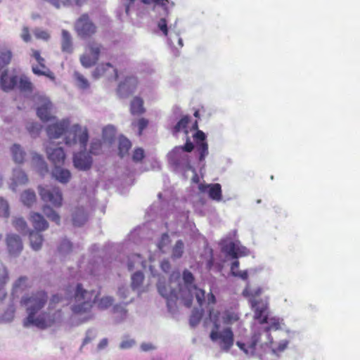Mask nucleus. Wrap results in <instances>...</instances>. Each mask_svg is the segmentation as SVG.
Listing matches in <instances>:
<instances>
[{"label": "nucleus", "mask_w": 360, "mask_h": 360, "mask_svg": "<svg viewBox=\"0 0 360 360\" xmlns=\"http://www.w3.org/2000/svg\"><path fill=\"white\" fill-rule=\"evenodd\" d=\"M47 300L48 295L44 291H39L22 297L21 304L25 307L27 314V317L23 320L24 327L35 326L44 330L62 321L63 317L62 311L53 307L55 304L60 302V297L58 295H53L47 309L42 311Z\"/></svg>", "instance_id": "1"}, {"label": "nucleus", "mask_w": 360, "mask_h": 360, "mask_svg": "<svg viewBox=\"0 0 360 360\" xmlns=\"http://www.w3.org/2000/svg\"><path fill=\"white\" fill-rule=\"evenodd\" d=\"M70 124V120L66 118L48 125L46 131L49 141L60 138L67 131L65 138L66 145L72 146L79 142L81 148L85 149L89 140L87 128L75 124L68 129Z\"/></svg>", "instance_id": "2"}, {"label": "nucleus", "mask_w": 360, "mask_h": 360, "mask_svg": "<svg viewBox=\"0 0 360 360\" xmlns=\"http://www.w3.org/2000/svg\"><path fill=\"white\" fill-rule=\"evenodd\" d=\"M96 297L94 290H86L83 288L82 284H77L74 294L75 303L71 306L72 325L79 326L94 319L91 309Z\"/></svg>", "instance_id": "3"}, {"label": "nucleus", "mask_w": 360, "mask_h": 360, "mask_svg": "<svg viewBox=\"0 0 360 360\" xmlns=\"http://www.w3.org/2000/svg\"><path fill=\"white\" fill-rule=\"evenodd\" d=\"M180 272L173 271L167 281L164 277H160L157 283L159 294L167 301L169 309H171L178 299H181L179 294Z\"/></svg>", "instance_id": "4"}, {"label": "nucleus", "mask_w": 360, "mask_h": 360, "mask_svg": "<svg viewBox=\"0 0 360 360\" xmlns=\"http://www.w3.org/2000/svg\"><path fill=\"white\" fill-rule=\"evenodd\" d=\"M194 280L193 274L188 270L183 272L181 284V278H180L179 294L181 300L184 305L190 307L192 304L193 296L195 297L196 300L200 306H202L205 302V291L202 289L198 288L193 283Z\"/></svg>", "instance_id": "5"}, {"label": "nucleus", "mask_w": 360, "mask_h": 360, "mask_svg": "<svg viewBox=\"0 0 360 360\" xmlns=\"http://www.w3.org/2000/svg\"><path fill=\"white\" fill-rule=\"evenodd\" d=\"M194 148L193 143L187 137L186 143L183 146H176L167 154L169 163L179 172H186L193 169L188 153Z\"/></svg>", "instance_id": "6"}, {"label": "nucleus", "mask_w": 360, "mask_h": 360, "mask_svg": "<svg viewBox=\"0 0 360 360\" xmlns=\"http://www.w3.org/2000/svg\"><path fill=\"white\" fill-rule=\"evenodd\" d=\"M210 338L211 340L217 343L220 349L224 352H229L234 342V335L229 327L221 328L219 320H214V328L212 330Z\"/></svg>", "instance_id": "7"}, {"label": "nucleus", "mask_w": 360, "mask_h": 360, "mask_svg": "<svg viewBox=\"0 0 360 360\" xmlns=\"http://www.w3.org/2000/svg\"><path fill=\"white\" fill-rule=\"evenodd\" d=\"M41 199L53 206L60 207L62 205L63 195L60 189L56 186L46 185L38 187Z\"/></svg>", "instance_id": "8"}, {"label": "nucleus", "mask_w": 360, "mask_h": 360, "mask_svg": "<svg viewBox=\"0 0 360 360\" xmlns=\"http://www.w3.org/2000/svg\"><path fill=\"white\" fill-rule=\"evenodd\" d=\"M34 101L37 106V115L43 122H48L55 118L52 115L53 105L45 96L37 94L34 96Z\"/></svg>", "instance_id": "9"}, {"label": "nucleus", "mask_w": 360, "mask_h": 360, "mask_svg": "<svg viewBox=\"0 0 360 360\" xmlns=\"http://www.w3.org/2000/svg\"><path fill=\"white\" fill-rule=\"evenodd\" d=\"M75 30L82 38L90 37L96 32V27L87 14L82 15L75 22Z\"/></svg>", "instance_id": "10"}, {"label": "nucleus", "mask_w": 360, "mask_h": 360, "mask_svg": "<svg viewBox=\"0 0 360 360\" xmlns=\"http://www.w3.org/2000/svg\"><path fill=\"white\" fill-rule=\"evenodd\" d=\"M250 302L255 312V319L261 324H263L264 322H268L269 309L267 302L263 300H258L255 298H250Z\"/></svg>", "instance_id": "11"}, {"label": "nucleus", "mask_w": 360, "mask_h": 360, "mask_svg": "<svg viewBox=\"0 0 360 360\" xmlns=\"http://www.w3.org/2000/svg\"><path fill=\"white\" fill-rule=\"evenodd\" d=\"M44 147L48 159L55 166L63 164L65 159V153L62 147H55L50 141L44 143Z\"/></svg>", "instance_id": "12"}, {"label": "nucleus", "mask_w": 360, "mask_h": 360, "mask_svg": "<svg viewBox=\"0 0 360 360\" xmlns=\"http://www.w3.org/2000/svg\"><path fill=\"white\" fill-rule=\"evenodd\" d=\"M28 182V177L26 173L20 167L13 169L11 176L8 181L9 188L13 191H17L18 186H24Z\"/></svg>", "instance_id": "13"}, {"label": "nucleus", "mask_w": 360, "mask_h": 360, "mask_svg": "<svg viewBox=\"0 0 360 360\" xmlns=\"http://www.w3.org/2000/svg\"><path fill=\"white\" fill-rule=\"evenodd\" d=\"M193 137L195 142L197 151L199 153V161L204 162L209 153L208 144L205 141L206 135L202 131L197 130Z\"/></svg>", "instance_id": "14"}, {"label": "nucleus", "mask_w": 360, "mask_h": 360, "mask_svg": "<svg viewBox=\"0 0 360 360\" xmlns=\"http://www.w3.org/2000/svg\"><path fill=\"white\" fill-rule=\"evenodd\" d=\"M137 85V79L134 77H127L121 82L117 87V94L120 98H127L132 94Z\"/></svg>", "instance_id": "15"}, {"label": "nucleus", "mask_w": 360, "mask_h": 360, "mask_svg": "<svg viewBox=\"0 0 360 360\" xmlns=\"http://www.w3.org/2000/svg\"><path fill=\"white\" fill-rule=\"evenodd\" d=\"M32 56L35 58L39 65L44 69V70H39V67L37 65H32V70L34 74L37 75H44L52 80L55 79L53 73L45 65V59L40 55L39 51L32 50Z\"/></svg>", "instance_id": "16"}, {"label": "nucleus", "mask_w": 360, "mask_h": 360, "mask_svg": "<svg viewBox=\"0 0 360 360\" xmlns=\"http://www.w3.org/2000/svg\"><path fill=\"white\" fill-rule=\"evenodd\" d=\"M6 240L8 253L13 257L18 256L23 248L20 236L13 233L8 234Z\"/></svg>", "instance_id": "17"}, {"label": "nucleus", "mask_w": 360, "mask_h": 360, "mask_svg": "<svg viewBox=\"0 0 360 360\" xmlns=\"http://www.w3.org/2000/svg\"><path fill=\"white\" fill-rule=\"evenodd\" d=\"M222 250L227 253L232 258L248 255V250L240 245L239 242H231L229 244L223 245Z\"/></svg>", "instance_id": "18"}, {"label": "nucleus", "mask_w": 360, "mask_h": 360, "mask_svg": "<svg viewBox=\"0 0 360 360\" xmlns=\"http://www.w3.org/2000/svg\"><path fill=\"white\" fill-rule=\"evenodd\" d=\"M74 166L79 170L89 169L92 164L91 156L86 152L82 151L74 155Z\"/></svg>", "instance_id": "19"}, {"label": "nucleus", "mask_w": 360, "mask_h": 360, "mask_svg": "<svg viewBox=\"0 0 360 360\" xmlns=\"http://www.w3.org/2000/svg\"><path fill=\"white\" fill-rule=\"evenodd\" d=\"M210 319L214 323V320H219L220 325H231L236 322L239 317L238 314L233 311H226L220 316L214 313L213 310L210 309Z\"/></svg>", "instance_id": "20"}, {"label": "nucleus", "mask_w": 360, "mask_h": 360, "mask_svg": "<svg viewBox=\"0 0 360 360\" xmlns=\"http://www.w3.org/2000/svg\"><path fill=\"white\" fill-rule=\"evenodd\" d=\"M89 210L84 206H77L72 212V219L73 225L81 226L84 225L89 219Z\"/></svg>", "instance_id": "21"}, {"label": "nucleus", "mask_w": 360, "mask_h": 360, "mask_svg": "<svg viewBox=\"0 0 360 360\" xmlns=\"http://www.w3.org/2000/svg\"><path fill=\"white\" fill-rule=\"evenodd\" d=\"M56 9L69 8L74 6L81 7L87 2V0H44Z\"/></svg>", "instance_id": "22"}, {"label": "nucleus", "mask_w": 360, "mask_h": 360, "mask_svg": "<svg viewBox=\"0 0 360 360\" xmlns=\"http://www.w3.org/2000/svg\"><path fill=\"white\" fill-rule=\"evenodd\" d=\"M199 189L202 192H207L210 198L216 201L221 200V187L219 184L200 185Z\"/></svg>", "instance_id": "23"}, {"label": "nucleus", "mask_w": 360, "mask_h": 360, "mask_svg": "<svg viewBox=\"0 0 360 360\" xmlns=\"http://www.w3.org/2000/svg\"><path fill=\"white\" fill-rule=\"evenodd\" d=\"M127 303L124 305L121 304H115L112 309L114 321L116 323H121L125 321L128 318V310L126 308Z\"/></svg>", "instance_id": "24"}, {"label": "nucleus", "mask_w": 360, "mask_h": 360, "mask_svg": "<svg viewBox=\"0 0 360 360\" xmlns=\"http://www.w3.org/2000/svg\"><path fill=\"white\" fill-rule=\"evenodd\" d=\"M52 176L60 183L67 184L71 178V173L68 169L58 165L53 168Z\"/></svg>", "instance_id": "25"}, {"label": "nucleus", "mask_w": 360, "mask_h": 360, "mask_svg": "<svg viewBox=\"0 0 360 360\" xmlns=\"http://www.w3.org/2000/svg\"><path fill=\"white\" fill-rule=\"evenodd\" d=\"M30 221L37 231H43L48 229L49 224L44 217L37 212L30 214Z\"/></svg>", "instance_id": "26"}, {"label": "nucleus", "mask_w": 360, "mask_h": 360, "mask_svg": "<svg viewBox=\"0 0 360 360\" xmlns=\"http://www.w3.org/2000/svg\"><path fill=\"white\" fill-rule=\"evenodd\" d=\"M17 76H8L6 71L4 72L1 76V86L3 90L9 91L13 89L17 84Z\"/></svg>", "instance_id": "27"}, {"label": "nucleus", "mask_w": 360, "mask_h": 360, "mask_svg": "<svg viewBox=\"0 0 360 360\" xmlns=\"http://www.w3.org/2000/svg\"><path fill=\"white\" fill-rule=\"evenodd\" d=\"M127 267L129 271L135 269L146 268V261L138 254L131 255L128 257Z\"/></svg>", "instance_id": "28"}, {"label": "nucleus", "mask_w": 360, "mask_h": 360, "mask_svg": "<svg viewBox=\"0 0 360 360\" xmlns=\"http://www.w3.org/2000/svg\"><path fill=\"white\" fill-rule=\"evenodd\" d=\"M11 153L13 160L15 163L22 164L24 162L26 153L20 145L13 144L11 148Z\"/></svg>", "instance_id": "29"}, {"label": "nucleus", "mask_w": 360, "mask_h": 360, "mask_svg": "<svg viewBox=\"0 0 360 360\" xmlns=\"http://www.w3.org/2000/svg\"><path fill=\"white\" fill-rule=\"evenodd\" d=\"M262 342V343L263 344V342L259 340L257 335H253L252 338V342L248 347L245 345V344L239 341L236 342V345L246 354L253 355L255 354V347L257 345V342Z\"/></svg>", "instance_id": "30"}, {"label": "nucleus", "mask_w": 360, "mask_h": 360, "mask_svg": "<svg viewBox=\"0 0 360 360\" xmlns=\"http://www.w3.org/2000/svg\"><path fill=\"white\" fill-rule=\"evenodd\" d=\"M61 49L63 52L68 53H71L73 51L71 34L65 30H62Z\"/></svg>", "instance_id": "31"}, {"label": "nucleus", "mask_w": 360, "mask_h": 360, "mask_svg": "<svg viewBox=\"0 0 360 360\" xmlns=\"http://www.w3.org/2000/svg\"><path fill=\"white\" fill-rule=\"evenodd\" d=\"M111 69L115 74V79L117 78V73L116 69H115L112 65L109 63H103L98 65L92 72V76L95 79H98L103 75L108 70Z\"/></svg>", "instance_id": "32"}, {"label": "nucleus", "mask_w": 360, "mask_h": 360, "mask_svg": "<svg viewBox=\"0 0 360 360\" xmlns=\"http://www.w3.org/2000/svg\"><path fill=\"white\" fill-rule=\"evenodd\" d=\"M32 158L33 165L37 167L41 174L44 175L48 172L46 163L44 160L41 155L36 153H33Z\"/></svg>", "instance_id": "33"}, {"label": "nucleus", "mask_w": 360, "mask_h": 360, "mask_svg": "<svg viewBox=\"0 0 360 360\" xmlns=\"http://www.w3.org/2000/svg\"><path fill=\"white\" fill-rule=\"evenodd\" d=\"M20 200L24 205L30 207L36 202V194L30 189L25 190L21 194Z\"/></svg>", "instance_id": "34"}, {"label": "nucleus", "mask_w": 360, "mask_h": 360, "mask_svg": "<svg viewBox=\"0 0 360 360\" xmlns=\"http://www.w3.org/2000/svg\"><path fill=\"white\" fill-rule=\"evenodd\" d=\"M134 1L135 0H129V3L125 6V12L127 15L129 13L130 4L134 3ZM141 1L146 4H154L155 6H160L165 10L166 15H168L169 12H168V9L167 7V4L169 3V0H141Z\"/></svg>", "instance_id": "35"}, {"label": "nucleus", "mask_w": 360, "mask_h": 360, "mask_svg": "<svg viewBox=\"0 0 360 360\" xmlns=\"http://www.w3.org/2000/svg\"><path fill=\"white\" fill-rule=\"evenodd\" d=\"M30 240L31 247L34 250L37 251L41 249L43 238L42 235L38 231H32L30 233Z\"/></svg>", "instance_id": "36"}, {"label": "nucleus", "mask_w": 360, "mask_h": 360, "mask_svg": "<svg viewBox=\"0 0 360 360\" xmlns=\"http://www.w3.org/2000/svg\"><path fill=\"white\" fill-rule=\"evenodd\" d=\"M268 322H264L263 323H267L269 326L264 327V333L265 334L266 339L271 342L272 338L269 333L270 330H277L279 328V323L276 318H269L268 316Z\"/></svg>", "instance_id": "37"}, {"label": "nucleus", "mask_w": 360, "mask_h": 360, "mask_svg": "<svg viewBox=\"0 0 360 360\" xmlns=\"http://www.w3.org/2000/svg\"><path fill=\"white\" fill-rule=\"evenodd\" d=\"M103 49V46L101 44L94 41H89L86 48V50L89 52L92 56L96 58L98 60Z\"/></svg>", "instance_id": "38"}, {"label": "nucleus", "mask_w": 360, "mask_h": 360, "mask_svg": "<svg viewBox=\"0 0 360 360\" xmlns=\"http://www.w3.org/2000/svg\"><path fill=\"white\" fill-rule=\"evenodd\" d=\"M143 101L139 97H135L131 102L130 111L132 115H141L144 112L145 110L143 106Z\"/></svg>", "instance_id": "39"}, {"label": "nucleus", "mask_w": 360, "mask_h": 360, "mask_svg": "<svg viewBox=\"0 0 360 360\" xmlns=\"http://www.w3.org/2000/svg\"><path fill=\"white\" fill-rule=\"evenodd\" d=\"M79 60H80V63H81L82 65L86 68H89L94 66V65H96V63L98 61L96 58H94V56H92V55L89 52H88L86 50L85 53H84L80 56Z\"/></svg>", "instance_id": "40"}, {"label": "nucleus", "mask_w": 360, "mask_h": 360, "mask_svg": "<svg viewBox=\"0 0 360 360\" xmlns=\"http://www.w3.org/2000/svg\"><path fill=\"white\" fill-rule=\"evenodd\" d=\"M9 281V274L7 267L3 264L0 265V295L5 296L6 294L2 291L5 285Z\"/></svg>", "instance_id": "41"}, {"label": "nucleus", "mask_w": 360, "mask_h": 360, "mask_svg": "<svg viewBox=\"0 0 360 360\" xmlns=\"http://www.w3.org/2000/svg\"><path fill=\"white\" fill-rule=\"evenodd\" d=\"M189 117L186 115L184 117H183L176 124L174 127L173 129H172V134L173 135L176 136L177 134V133H179V131H181V130H184L185 134L187 135L188 131L186 129L187 127V125L189 122Z\"/></svg>", "instance_id": "42"}, {"label": "nucleus", "mask_w": 360, "mask_h": 360, "mask_svg": "<svg viewBox=\"0 0 360 360\" xmlns=\"http://www.w3.org/2000/svg\"><path fill=\"white\" fill-rule=\"evenodd\" d=\"M131 146V142L124 136H121L119 139V155L120 157H124L128 153L129 150Z\"/></svg>", "instance_id": "43"}, {"label": "nucleus", "mask_w": 360, "mask_h": 360, "mask_svg": "<svg viewBox=\"0 0 360 360\" xmlns=\"http://www.w3.org/2000/svg\"><path fill=\"white\" fill-rule=\"evenodd\" d=\"M44 214L51 221L56 222L57 224H60V217L59 214L53 210L50 206L44 205L43 207Z\"/></svg>", "instance_id": "44"}, {"label": "nucleus", "mask_w": 360, "mask_h": 360, "mask_svg": "<svg viewBox=\"0 0 360 360\" xmlns=\"http://www.w3.org/2000/svg\"><path fill=\"white\" fill-rule=\"evenodd\" d=\"M74 77L76 80V85L81 89H87L89 88V82L82 74L78 72L74 73Z\"/></svg>", "instance_id": "45"}, {"label": "nucleus", "mask_w": 360, "mask_h": 360, "mask_svg": "<svg viewBox=\"0 0 360 360\" xmlns=\"http://www.w3.org/2000/svg\"><path fill=\"white\" fill-rule=\"evenodd\" d=\"M144 276L143 274L139 270L131 276V288L133 290H136L139 288L143 283Z\"/></svg>", "instance_id": "46"}, {"label": "nucleus", "mask_w": 360, "mask_h": 360, "mask_svg": "<svg viewBox=\"0 0 360 360\" xmlns=\"http://www.w3.org/2000/svg\"><path fill=\"white\" fill-rule=\"evenodd\" d=\"M114 302V298L111 296H104L97 301L98 308L105 310L109 308Z\"/></svg>", "instance_id": "47"}, {"label": "nucleus", "mask_w": 360, "mask_h": 360, "mask_svg": "<svg viewBox=\"0 0 360 360\" xmlns=\"http://www.w3.org/2000/svg\"><path fill=\"white\" fill-rule=\"evenodd\" d=\"M184 250V244L182 240H179L176 241L175 245L172 249V257L174 259H179L181 257Z\"/></svg>", "instance_id": "48"}, {"label": "nucleus", "mask_w": 360, "mask_h": 360, "mask_svg": "<svg viewBox=\"0 0 360 360\" xmlns=\"http://www.w3.org/2000/svg\"><path fill=\"white\" fill-rule=\"evenodd\" d=\"M203 310L202 309H194L190 318V324L195 326L199 323L202 316Z\"/></svg>", "instance_id": "49"}, {"label": "nucleus", "mask_w": 360, "mask_h": 360, "mask_svg": "<svg viewBox=\"0 0 360 360\" xmlns=\"http://www.w3.org/2000/svg\"><path fill=\"white\" fill-rule=\"evenodd\" d=\"M10 215L8 201L0 197V217L8 218Z\"/></svg>", "instance_id": "50"}, {"label": "nucleus", "mask_w": 360, "mask_h": 360, "mask_svg": "<svg viewBox=\"0 0 360 360\" xmlns=\"http://www.w3.org/2000/svg\"><path fill=\"white\" fill-rule=\"evenodd\" d=\"M19 89L22 91L30 92L32 89V84L26 77H21L19 82Z\"/></svg>", "instance_id": "51"}, {"label": "nucleus", "mask_w": 360, "mask_h": 360, "mask_svg": "<svg viewBox=\"0 0 360 360\" xmlns=\"http://www.w3.org/2000/svg\"><path fill=\"white\" fill-rule=\"evenodd\" d=\"M26 129L30 134V135L33 137H36L39 135L40 130H41V126L40 124L36 123V122H28L26 125Z\"/></svg>", "instance_id": "52"}, {"label": "nucleus", "mask_w": 360, "mask_h": 360, "mask_svg": "<svg viewBox=\"0 0 360 360\" xmlns=\"http://www.w3.org/2000/svg\"><path fill=\"white\" fill-rule=\"evenodd\" d=\"M136 345V341L133 338L129 337H124L120 343L119 347L120 349H129Z\"/></svg>", "instance_id": "53"}, {"label": "nucleus", "mask_w": 360, "mask_h": 360, "mask_svg": "<svg viewBox=\"0 0 360 360\" xmlns=\"http://www.w3.org/2000/svg\"><path fill=\"white\" fill-rule=\"evenodd\" d=\"M12 53L11 51L7 50L1 53L0 56V70L7 65L11 60Z\"/></svg>", "instance_id": "54"}, {"label": "nucleus", "mask_w": 360, "mask_h": 360, "mask_svg": "<svg viewBox=\"0 0 360 360\" xmlns=\"http://www.w3.org/2000/svg\"><path fill=\"white\" fill-rule=\"evenodd\" d=\"M28 278L26 276H20L13 283V288L15 291L23 290L27 287Z\"/></svg>", "instance_id": "55"}, {"label": "nucleus", "mask_w": 360, "mask_h": 360, "mask_svg": "<svg viewBox=\"0 0 360 360\" xmlns=\"http://www.w3.org/2000/svg\"><path fill=\"white\" fill-rule=\"evenodd\" d=\"M13 224L18 231L21 232L25 231L27 229V223L22 217L15 218Z\"/></svg>", "instance_id": "56"}, {"label": "nucleus", "mask_w": 360, "mask_h": 360, "mask_svg": "<svg viewBox=\"0 0 360 360\" xmlns=\"http://www.w3.org/2000/svg\"><path fill=\"white\" fill-rule=\"evenodd\" d=\"M15 311V307L13 304H10L2 316V319L7 322L11 321L14 317Z\"/></svg>", "instance_id": "57"}, {"label": "nucleus", "mask_w": 360, "mask_h": 360, "mask_svg": "<svg viewBox=\"0 0 360 360\" xmlns=\"http://www.w3.org/2000/svg\"><path fill=\"white\" fill-rule=\"evenodd\" d=\"M261 293L262 289L260 288L251 289L249 285H248L243 292V295L244 296H250L252 297L251 298H254L255 297L259 295Z\"/></svg>", "instance_id": "58"}, {"label": "nucleus", "mask_w": 360, "mask_h": 360, "mask_svg": "<svg viewBox=\"0 0 360 360\" xmlns=\"http://www.w3.org/2000/svg\"><path fill=\"white\" fill-rule=\"evenodd\" d=\"M158 27L165 36L168 34L167 20L165 18H161L158 22Z\"/></svg>", "instance_id": "59"}, {"label": "nucleus", "mask_w": 360, "mask_h": 360, "mask_svg": "<svg viewBox=\"0 0 360 360\" xmlns=\"http://www.w3.org/2000/svg\"><path fill=\"white\" fill-rule=\"evenodd\" d=\"M144 158V150L141 148L134 150L132 155V160L135 162H141Z\"/></svg>", "instance_id": "60"}, {"label": "nucleus", "mask_w": 360, "mask_h": 360, "mask_svg": "<svg viewBox=\"0 0 360 360\" xmlns=\"http://www.w3.org/2000/svg\"><path fill=\"white\" fill-rule=\"evenodd\" d=\"M170 240H169V236H168V234L167 233H164L161 236V238H160V240L159 241V243H158L157 246H158V248L163 252V248L169 244Z\"/></svg>", "instance_id": "61"}, {"label": "nucleus", "mask_w": 360, "mask_h": 360, "mask_svg": "<svg viewBox=\"0 0 360 360\" xmlns=\"http://www.w3.org/2000/svg\"><path fill=\"white\" fill-rule=\"evenodd\" d=\"M129 290L125 285H120L118 287L117 295L122 300H124L129 297Z\"/></svg>", "instance_id": "62"}, {"label": "nucleus", "mask_w": 360, "mask_h": 360, "mask_svg": "<svg viewBox=\"0 0 360 360\" xmlns=\"http://www.w3.org/2000/svg\"><path fill=\"white\" fill-rule=\"evenodd\" d=\"M34 34L36 37V38L43 39V40H47V39H49V38L50 37L49 33L46 31L43 30L39 28H36L34 30Z\"/></svg>", "instance_id": "63"}, {"label": "nucleus", "mask_w": 360, "mask_h": 360, "mask_svg": "<svg viewBox=\"0 0 360 360\" xmlns=\"http://www.w3.org/2000/svg\"><path fill=\"white\" fill-rule=\"evenodd\" d=\"M72 248V244L68 240H63L60 246H59V251L62 253H68L69 251H70Z\"/></svg>", "instance_id": "64"}]
</instances>
